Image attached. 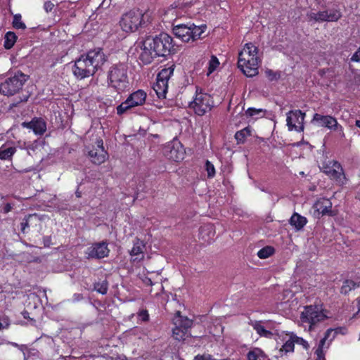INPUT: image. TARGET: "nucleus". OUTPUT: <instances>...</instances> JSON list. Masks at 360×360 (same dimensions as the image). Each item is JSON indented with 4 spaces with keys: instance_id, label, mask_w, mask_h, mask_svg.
<instances>
[{
    "instance_id": "nucleus-21",
    "label": "nucleus",
    "mask_w": 360,
    "mask_h": 360,
    "mask_svg": "<svg viewBox=\"0 0 360 360\" xmlns=\"http://www.w3.org/2000/svg\"><path fill=\"white\" fill-rule=\"evenodd\" d=\"M146 249L145 243L136 239L134 242L133 248L130 251V255L133 262H140L144 258V250Z\"/></svg>"
},
{
    "instance_id": "nucleus-6",
    "label": "nucleus",
    "mask_w": 360,
    "mask_h": 360,
    "mask_svg": "<svg viewBox=\"0 0 360 360\" xmlns=\"http://www.w3.org/2000/svg\"><path fill=\"white\" fill-rule=\"evenodd\" d=\"M328 317L327 311L323 310L321 306L317 305L306 307L301 314L302 322L309 325V330H311L316 323Z\"/></svg>"
},
{
    "instance_id": "nucleus-10",
    "label": "nucleus",
    "mask_w": 360,
    "mask_h": 360,
    "mask_svg": "<svg viewBox=\"0 0 360 360\" xmlns=\"http://www.w3.org/2000/svg\"><path fill=\"white\" fill-rule=\"evenodd\" d=\"M158 56H165L174 51L173 39L167 33H161L155 37H148Z\"/></svg>"
},
{
    "instance_id": "nucleus-45",
    "label": "nucleus",
    "mask_w": 360,
    "mask_h": 360,
    "mask_svg": "<svg viewBox=\"0 0 360 360\" xmlns=\"http://www.w3.org/2000/svg\"><path fill=\"white\" fill-rule=\"evenodd\" d=\"M193 360H231L229 358L223 359H218L214 358L210 354H202V355H198L196 356Z\"/></svg>"
},
{
    "instance_id": "nucleus-59",
    "label": "nucleus",
    "mask_w": 360,
    "mask_h": 360,
    "mask_svg": "<svg viewBox=\"0 0 360 360\" xmlns=\"http://www.w3.org/2000/svg\"><path fill=\"white\" fill-rule=\"evenodd\" d=\"M77 196L80 197L79 193H77Z\"/></svg>"
},
{
    "instance_id": "nucleus-19",
    "label": "nucleus",
    "mask_w": 360,
    "mask_h": 360,
    "mask_svg": "<svg viewBox=\"0 0 360 360\" xmlns=\"http://www.w3.org/2000/svg\"><path fill=\"white\" fill-rule=\"evenodd\" d=\"M249 323L261 337L269 339L274 338V333L271 330L269 321H250Z\"/></svg>"
},
{
    "instance_id": "nucleus-26",
    "label": "nucleus",
    "mask_w": 360,
    "mask_h": 360,
    "mask_svg": "<svg viewBox=\"0 0 360 360\" xmlns=\"http://www.w3.org/2000/svg\"><path fill=\"white\" fill-rule=\"evenodd\" d=\"M332 167L326 168L325 173L330 178L338 179L342 176V168L338 162H332Z\"/></svg>"
},
{
    "instance_id": "nucleus-5",
    "label": "nucleus",
    "mask_w": 360,
    "mask_h": 360,
    "mask_svg": "<svg viewBox=\"0 0 360 360\" xmlns=\"http://www.w3.org/2000/svg\"><path fill=\"white\" fill-rule=\"evenodd\" d=\"M146 14L140 10H131L122 15L120 25L127 32H134L146 24Z\"/></svg>"
},
{
    "instance_id": "nucleus-39",
    "label": "nucleus",
    "mask_w": 360,
    "mask_h": 360,
    "mask_svg": "<svg viewBox=\"0 0 360 360\" xmlns=\"http://www.w3.org/2000/svg\"><path fill=\"white\" fill-rule=\"evenodd\" d=\"M13 25L15 29L24 30L26 27L25 23L21 20L20 15H14Z\"/></svg>"
},
{
    "instance_id": "nucleus-9",
    "label": "nucleus",
    "mask_w": 360,
    "mask_h": 360,
    "mask_svg": "<svg viewBox=\"0 0 360 360\" xmlns=\"http://www.w3.org/2000/svg\"><path fill=\"white\" fill-rule=\"evenodd\" d=\"M26 80V75L18 72L0 84V94L7 96L14 95L22 87Z\"/></svg>"
},
{
    "instance_id": "nucleus-51",
    "label": "nucleus",
    "mask_w": 360,
    "mask_h": 360,
    "mask_svg": "<svg viewBox=\"0 0 360 360\" xmlns=\"http://www.w3.org/2000/svg\"><path fill=\"white\" fill-rule=\"evenodd\" d=\"M12 210V205L10 203H7L4 207V212L8 213Z\"/></svg>"
},
{
    "instance_id": "nucleus-37",
    "label": "nucleus",
    "mask_w": 360,
    "mask_h": 360,
    "mask_svg": "<svg viewBox=\"0 0 360 360\" xmlns=\"http://www.w3.org/2000/svg\"><path fill=\"white\" fill-rule=\"evenodd\" d=\"M251 130L250 128L246 127L235 134V138L238 142H243L245 137L250 135Z\"/></svg>"
},
{
    "instance_id": "nucleus-20",
    "label": "nucleus",
    "mask_w": 360,
    "mask_h": 360,
    "mask_svg": "<svg viewBox=\"0 0 360 360\" xmlns=\"http://www.w3.org/2000/svg\"><path fill=\"white\" fill-rule=\"evenodd\" d=\"M292 335V333H283L282 340L284 343L278 350V357H282L284 355H287L288 353H292L294 352L295 342Z\"/></svg>"
},
{
    "instance_id": "nucleus-16",
    "label": "nucleus",
    "mask_w": 360,
    "mask_h": 360,
    "mask_svg": "<svg viewBox=\"0 0 360 360\" xmlns=\"http://www.w3.org/2000/svg\"><path fill=\"white\" fill-rule=\"evenodd\" d=\"M164 154L168 159L179 162L184 158L185 150L179 142L173 141L165 147Z\"/></svg>"
},
{
    "instance_id": "nucleus-4",
    "label": "nucleus",
    "mask_w": 360,
    "mask_h": 360,
    "mask_svg": "<svg viewBox=\"0 0 360 360\" xmlns=\"http://www.w3.org/2000/svg\"><path fill=\"white\" fill-rule=\"evenodd\" d=\"M206 25L196 26L194 24H179L174 25L173 34L184 42L194 41L200 38L206 30Z\"/></svg>"
},
{
    "instance_id": "nucleus-11",
    "label": "nucleus",
    "mask_w": 360,
    "mask_h": 360,
    "mask_svg": "<svg viewBox=\"0 0 360 360\" xmlns=\"http://www.w3.org/2000/svg\"><path fill=\"white\" fill-rule=\"evenodd\" d=\"M146 97V93L141 89L131 93L124 102L117 107V115H121L132 108L143 105Z\"/></svg>"
},
{
    "instance_id": "nucleus-36",
    "label": "nucleus",
    "mask_w": 360,
    "mask_h": 360,
    "mask_svg": "<svg viewBox=\"0 0 360 360\" xmlns=\"http://www.w3.org/2000/svg\"><path fill=\"white\" fill-rule=\"evenodd\" d=\"M326 13L328 14L327 21L330 22L337 21L341 16L340 11L337 9H328Z\"/></svg>"
},
{
    "instance_id": "nucleus-24",
    "label": "nucleus",
    "mask_w": 360,
    "mask_h": 360,
    "mask_svg": "<svg viewBox=\"0 0 360 360\" xmlns=\"http://www.w3.org/2000/svg\"><path fill=\"white\" fill-rule=\"evenodd\" d=\"M316 210L321 214H331L332 203L328 199L322 198L315 203Z\"/></svg>"
},
{
    "instance_id": "nucleus-18",
    "label": "nucleus",
    "mask_w": 360,
    "mask_h": 360,
    "mask_svg": "<svg viewBox=\"0 0 360 360\" xmlns=\"http://www.w3.org/2000/svg\"><path fill=\"white\" fill-rule=\"evenodd\" d=\"M108 244L105 242L98 243L87 248L86 255L88 258L101 259L107 257L109 254Z\"/></svg>"
},
{
    "instance_id": "nucleus-7",
    "label": "nucleus",
    "mask_w": 360,
    "mask_h": 360,
    "mask_svg": "<svg viewBox=\"0 0 360 360\" xmlns=\"http://www.w3.org/2000/svg\"><path fill=\"white\" fill-rule=\"evenodd\" d=\"M212 106L213 101L210 95L197 88L193 100L189 103V107L195 114L202 116L210 111Z\"/></svg>"
},
{
    "instance_id": "nucleus-25",
    "label": "nucleus",
    "mask_w": 360,
    "mask_h": 360,
    "mask_svg": "<svg viewBox=\"0 0 360 360\" xmlns=\"http://www.w3.org/2000/svg\"><path fill=\"white\" fill-rule=\"evenodd\" d=\"M248 360H267L268 356L259 347H252L247 354Z\"/></svg>"
},
{
    "instance_id": "nucleus-13",
    "label": "nucleus",
    "mask_w": 360,
    "mask_h": 360,
    "mask_svg": "<svg viewBox=\"0 0 360 360\" xmlns=\"http://www.w3.org/2000/svg\"><path fill=\"white\" fill-rule=\"evenodd\" d=\"M174 65L162 69L157 76L153 90L159 98H165L168 89V81L174 73Z\"/></svg>"
},
{
    "instance_id": "nucleus-35",
    "label": "nucleus",
    "mask_w": 360,
    "mask_h": 360,
    "mask_svg": "<svg viewBox=\"0 0 360 360\" xmlns=\"http://www.w3.org/2000/svg\"><path fill=\"white\" fill-rule=\"evenodd\" d=\"M327 16L328 14L326 13V11L318 13H311L309 15V17L311 20H314L315 21L317 22L327 21Z\"/></svg>"
},
{
    "instance_id": "nucleus-40",
    "label": "nucleus",
    "mask_w": 360,
    "mask_h": 360,
    "mask_svg": "<svg viewBox=\"0 0 360 360\" xmlns=\"http://www.w3.org/2000/svg\"><path fill=\"white\" fill-rule=\"evenodd\" d=\"M292 338L294 340L295 344L301 345L305 349H307L309 347V345L308 342L305 340H304L303 338L297 336L293 333H292Z\"/></svg>"
},
{
    "instance_id": "nucleus-27",
    "label": "nucleus",
    "mask_w": 360,
    "mask_h": 360,
    "mask_svg": "<svg viewBox=\"0 0 360 360\" xmlns=\"http://www.w3.org/2000/svg\"><path fill=\"white\" fill-rule=\"evenodd\" d=\"M146 274L141 277V280L143 281V283H145L147 285H153L155 283L158 281L160 273L159 271H149L146 269Z\"/></svg>"
},
{
    "instance_id": "nucleus-8",
    "label": "nucleus",
    "mask_w": 360,
    "mask_h": 360,
    "mask_svg": "<svg viewBox=\"0 0 360 360\" xmlns=\"http://www.w3.org/2000/svg\"><path fill=\"white\" fill-rule=\"evenodd\" d=\"M175 326L172 330V335L176 340H185L191 335L188 330L191 328L193 321L187 317L182 316L179 311H177L173 319Z\"/></svg>"
},
{
    "instance_id": "nucleus-49",
    "label": "nucleus",
    "mask_w": 360,
    "mask_h": 360,
    "mask_svg": "<svg viewBox=\"0 0 360 360\" xmlns=\"http://www.w3.org/2000/svg\"><path fill=\"white\" fill-rule=\"evenodd\" d=\"M334 331L335 333V335H338V334L345 335L347 333V328H343V327L337 328L334 329Z\"/></svg>"
},
{
    "instance_id": "nucleus-33",
    "label": "nucleus",
    "mask_w": 360,
    "mask_h": 360,
    "mask_svg": "<svg viewBox=\"0 0 360 360\" xmlns=\"http://www.w3.org/2000/svg\"><path fill=\"white\" fill-rule=\"evenodd\" d=\"M219 64L218 58L214 56H212L208 62L207 75L209 76L219 68Z\"/></svg>"
},
{
    "instance_id": "nucleus-14",
    "label": "nucleus",
    "mask_w": 360,
    "mask_h": 360,
    "mask_svg": "<svg viewBox=\"0 0 360 360\" xmlns=\"http://www.w3.org/2000/svg\"><path fill=\"white\" fill-rule=\"evenodd\" d=\"M305 113L301 110H292L286 115V122L290 131L295 130L300 132L304 130V120Z\"/></svg>"
},
{
    "instance_id": "nucleus-1",
    "label": "nucleus",
    "mask_w": 360,
    "mask_h": 360,
    "mask_svg": "<svg viewBox=\"0 0 360 360\" xmlns=\"http://www.w3.org/2000/svg\"><path fill=\"white\" fill-rule=\"evenodd\" d=\"M105 61L106 57L101 49L90 50L75 60L72 72L79 79L89 77L94 75Z\"/></svg>"
},
{
    "instance_id": "nucleus-53",
    "label": "nucleus",
    "mask_w": 360,
    "mask_h": 360,
    "mask_svg": "<svg viewBox=\"0 0 360 360\" xmlns=\"http://www.w3.org/2000/svg\"><path fill=\"white\" fill-rule=\"evenodd\" d=\"M28 314H28V312H27V311H23V312H22V316H23V317H24L25 319L28 318Z\"/></svg>"
},
{
    "instance_id": "nucleus-38",
    "label": "nucleus",
    "mask_w": 360,
    "mask_h": 360,
    "mask_svg": "<svg viewBox=\"0 0 360 360\" xmlns=\"http://www.w3.org/2000/svg\"><path fill=\"white\" fill-rule=\"evenodd\" d=\"M327 349H325V347L321 346V345H318L316 350H315V355L316 359L315 360H326L325 359V354Z\"/></svg>"
},
{
    "instance_id": "nucleus-57",
    "label": "nucleus",
    "mask_w": 360,
    "mask_h": 360,
    "mask_svg": "<svg viewBox=\"0 0 360 360\" xmlns=\"http://www.w3.org/2000/svg\"><path fill=\"white\" fill-rule=\"evenodd\" d=\"M71 1H72V2L75 3V2L78 1L79 0H71Z\"/></svg>"
},
{
    "instance_id": "nucleus-3",
    "label": "nucleus",
    "mask_w": 360,
    "mask_h": 360,
    "mask_svg": "<svg viewBox=\"0 0 360 360\" xmlns=\"http://www.w3.org/2000/svg\"><path fill=\"white\" fill-rule=\"evenodd\" d=\"M108 85L118 93L129 88L127 66L124 63L112 65L108 72Z\"/></svg>"
},
{
    "instance_id": "nucleus-54",
    "label": "nucleus",
    "mask_w": 360,
    "mask_h": 360,
    "mask_svg": "<svg viewBox=\"0 0 360 360\" xmlns=\"http://www.w3.org/2000/svg\"><path fill=\"white\" fill-rule=\"evenodd\" d=\"M18 146H19L20 148L24 149L23 148V147H24V142L21 143L20 141H18Z\"/></svg>"
},
{
    "instance_id": "nucleus-12",
    "label": "nucleus",
    "mask_w": 360,
    "mask_h": 360,
    "mask_svg": "<svg viewBox=\"0 0 360 360\" xmlns=\"http://www.w3.org/2000/svg\"><path fill=\"white\" fill-rule=\"evenodd\" d=\"M311 123L316 124L318 127H326L336 131L341 138H345V136L343 127L339 124L337 120L333 116L315 113L311 120Z\"/></svg>"
},
{
    "instance_id": "nucleus-50",
    "label": "nucleus",
    "mask_w": 360,
    "mask_h": 360,
    "mask_svg": "<svg viewBox=\"0 0 360 360\" xmlns=\"http://www.w3.org/2000/svg\"><path fill=\"white\" fill-rule=\"evenodd\" d=\"M352 60L356 61V62H360V48L352 56Z\"/></svg>"
},
{
    "instance_id": "nucleus-15",
    "label": "nucleus",
    "mask_w": 360,
    "mask_h": 360,
    "mask_svg": "<svg viewBox=\"0 0 360 360\" xmlns=\"http://www.w3.org/2000/svg\"><path fill=\"white\" fill-rule=\"evenodd\" d=\"M96 146L92 148H86L88 155L91 162L96 165H100L104 162L108 158V153L103 146V140L101 139H96Z\"/></svg>"
},
{
    "instance_id": "nucleus-56",
    "label": "nucleus",
    "mask_w": 360,
    "mask_h": 360,
    "mask_svg": "<svg viewBox=\"0 0 360 360\" xmlns=\"http://www.w3.org/2000/svg\"><path fill=\"white\" fill-rule=\"evenodd\" d=\"M358 304H359V310H360V298H359V300H358Z\"/></svg>"
},
{
    "instance_id": "nucleus-44",
    "label": "nucleus",
    "mask_w": 360,
    "mask_h": 360,
    "mask_svg": "<svg viewBox=\"0 0 360 360\" xmlns=\"http://www.w3.org/2000/svg\"><path fill=\"white\" fill-rule=\"evenodd\" d=\"M265 75L266 77L270 80V81H276L279 79L280 74L277 72H274L272 70L266 69L265 70Z\"/></svg>"
},
{
    "instance_id": "nucleus-41",
    "label": "nucleus",
    "mask_w": 360,
    "mask_h": 360,
    "mask_svg": "<svg viewBox=\"0 0 360 360\" xmlns=\"http://www.w3.org/2000/svg\"><path fill=\"white\" fill-rule=\"evenodd\" d=\"M39 146V144L37 141L34 143H26L24 142L23 148L26 150L29 155H31V151H35L36 149Z\"/></svg>"
},
{
    "instance_id": "nucleus-48",
    "label": "nucleus",
    "mask_w": 360,
    "mask_h": 360,
    "mask_svg": "<svg viewBox=\"0 0 360 360\" xmlns=\"http://www.w3.org/2000/svg\"><path fill=\"white\" fill-rule=\"evenodd\" d=\"M44 9L46 12L51 11L54 7V4L51 1H46L44 5Z\"/></svg>"
},
{
    "instance_id": "nucleus-42",
    "label": "nucleus",
    "mask_w": 360,
    "mask_h": 360,
    "mask_svg": "<svg viewBox=\"0 0 360 360\" xmlns=\"http://www.w3.org/2000/svg\"><path fill=\"white\" fill-rule=\"evenodd\" d=\"M205 170L207 172V176L209 178H212L215 175V168L210 161L207 160L205 165Z\"/></svg>"
},
{
    "instance_id": "nucleus-23",
    "label": "nucleus",
    "mask_w": 360,
    "mask_h": 360,
    "mask_svg": "<svg viewBox=\"0 0 360 360\" xmlns=\"http://www.w3.org/2000/svg\"><path fill=\"white\" fill-rule=\"evenodd\" d=\"M24 127L32 129L35 134H43L46 129V122L42 119H34L30 122L22 124Z\"/></svg>"
},
{
    "instance_id": "nucleus-34",
    "label": "nucleus",
    "mask_w": 360,
    "mask_h": 360,
    "mask_svg": "<svg viewBox=\"0 0 360 360\" xmlns=\"http://www.w3.org/2000/svg\"><path fill=\"white\" fill-rule=\"evenodd\" d=\"M274 252V249L271 246H266L257 252V256L260 259H266L271 256Z\"/></svg>"
},
{
    "instance_id": "nucleus-29",
    "label": "nucleus",
    "mask_w": 360,
    "mask_h": 360,
    "mask_svg": "<svg viewBox=\"0 0 360 360\" xmlns=\"http://www.w3.org/2000/svg\"><path fill=\"white\" fill-rule=\"evenodd\" d=\"M200 233L202 239L207 243H210L214 236V231L212 225H206L201 227Z\"/></svg>"
},
{
    "instance_id": "nucleus-32",
    "label": "nucleus",
    "mask_w": 360,
    "mask_h": 360,
    "mask_svg": "<svg viewBox=\"0 0 360 360\" xmlns=\"http://www.w3.org/2000/svg\"><path fill=\"white\" fill-rule=\"evenodd\" d=\"M17 39L15 34L13 32H8L5 35L4 47L6 49H11Z\"/></svg>"
},
{
    "instance_id": "nucleus-17",
    "label": "nucleus",
    "mask_w": 360,
    "mask_h": 360,
    "mask_svg": "<svg viewBox=\"0 0 360 360\" xmlns=\"http://www.w3.org/2000/svg\"><path fill=\"white\" fill-rule=\"evenodd\" d=\"M158 55L153 48L151 42H150L148 38L147 37L143 41L140 48L139 59L143 64H149Z\"/></svg>"
},
{
    "instance_id": "nucleus-31",
    "label": "nucleus",
    "mask_w": 360,
    "mask_h": 360,
    "mask_svg": "<svg viewBox=\"0 0 360 360\" xmlns=\"http://www.w3.org/2000/svg\"><path fill=\"white\" fill-rule=\"evenodd\" d=\"M359 286H360V283H356L352 280H345L343 282L342 285L340 288V292L342 294L347 295L351 290H352Z\"/></svg>"
},
{
    "instance_id": "nucleus-22",
    "label": "nucleus",
    "mask_w": 360,
    "mask_h": 360,
    "mask_svg": "<svg viewBox=\"0 0 360 360\" xmlns=\"http://www.w3.org/2000/svg\"><path fill=\"white\" fill-rule=\"evenodd\" d=\"M17 148L13 142H6L0 147V160H10L16 153Z\"/></svg>"
},
{
    "instance_id": "nucleus-47",
    "label": "nucleus",
    "mask_w": 360,
    "mask_h": 360,
    "mask_svg": "<svg viewBox=\"0 0 360 360\" xmlns=\"http://www.w3.org/2000/svg\"><path fill=\"white\" fill-rule=\"evenodd\" d=\"M139 319L143 321L148 320L149 315L147 310H141L138 314Z\"/></svg>"
},
{
    "instance_id": "nucleus-2",
    "label": "nucleus",
    "mask_w": 360,
    "mask_h": 360,
    "mask_svg": "<svg viewBox=\"0 0 360 360\" xmlns=\"http://www.w3.org/2000/svg\"><path fill=\"white\" fill-rule=\"evenodd\" d=\"M259 63L257 48L252 43L246 44L238 54V68L247 77H253L258 73Z\"/></svg>"
},
{
    "instance_id": "nucleus-58",
    "label": "nucleus",
    "mask_w": 360,
    "mask_h": 360,
    "mask_svg": "<svg viewBox=\"0 0 360 360\" xmlns=\"http://www.w3.org/2000/svg\"><path fill=\"white\" fill-rule=\"evenodd\" d=\"M3 328L2 323H0V329Z\"/></svg>"
},
{
    "instance_id": "nucleus-30",
    "label": "nucleus",
    "mask_w": 360,
    "mask_h": 360,
    "mask_svg": "<svg viewBox=\"0 0 360 360\" xmlns=\"http://www.w3.org/2000/svg\"><path fill=\"white\" fill-rule=\"evenodd\" d=\"M335 336L336 335L334 329H328L326 332L324 338L320 340L319 345L325 347V349H328Z\"/></svg>"
},
{
    "instance_id": "nucleus-43",
    "label": "nucleus",
    "mask_w": 360,
    "mask_h": 360,
    "mask_svg": "<svg viewBox=\"0 0 360 360\" xmlns=\"http://www.w3.org/2000/svg\"><path fill=\"white\" fill-rule=\"evenodd\" d=\"M94 288L97 292L104 295L107 292L108 290V283L106 281L98 283L95 285Z\"/></svg>"
},
{
    "instance_id": "nucleus-52",
    "label": "nucleus",
    "mask_w": 360,
    "mask_h": 360,
    "mask_svg": "<svg viewBox=\"0 0 360 360\" xmlns=\"http://www.w3.org/2000/svg\"><path fill=\"white\" fill-rule=\"evenodd\" d=\"M28 227V221H27V219H25L22 223H21V229L22 231V232H25V229Z\"/></svg>"
},
{
    "instance_id": "nucleus-28",
    "label": "nucleus",
    "mask_w": 360,
    "mask_h": 360,
    "mask_svg": "<svg viewBox=\"0 0 360 360\" xmlns=\"http://www.w3.org/2000/svg\"><path fill=\"white\" fill-rule=\"evenodd\" d=\"M307 220L306 217L295 213L290 218V223L292 226H295L297 230L302 229L307 224Z\"/></svg>"
},
{
    "instance_id": "nucleus-46",
    "label": "nucleus",
    "mask_w": 360,
    "mask_h": 360,
    "mask_svg": "<svg viewBox=\"0 0 360 360\" xmlns=\"http://www.w3.org/2000/svg\"><path fill=\"white\" fill-rule=\"evenodd\" d=\"M262 112V110L261 109H256V108H248L246 111V115L250 117H255L259 115Z\"/></svg>"
},
{
    "instance_id": "nucleus-55",
    "label": "nucleus",
    "mask_w": 360,
    "mask_h": 360,
    "mask_svg": "<svg viewBox=\"0 0 360 360\" xmlns=\"http://www.w3.org/2000/svg\"><path fill=\"white\" fill-rule=\"evenodd\" d=\"M4 297V295L3 292H0V297L3 298Z\"/></svg>"
}]
</instances>
